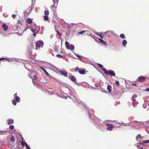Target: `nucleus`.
Wrapping results in <instances>:
<instances>
[{
	"mask_svg": "<svg viewBox=\"0 0 149 149\" xmlns=\"http://www.w3.org/2000/svg\"><path fill=\"white\" fill-rule=\"evenodd\" d=\"M96 35L99 36L100 38H103V36H102V34L101 33H99V32H97L96 33Z\"/></svg>",
	"mask_w": 149,
	"mask_h": 149,
	"instance_id": "nucleus-15",
	"label": "nucleus"
},
{
	"mask_svg": "<svg viewBox=\"0 0 149 149\" xmlns=\"http://www.w3.org/2000/svg\"><path fill=\"white\" fill-rule=\"evenodd\" d=\"M57 6H56V4H55V6H54V4L53 5H52L51 6V8L52 9H54V7H56Z\"/></svg>",
	"mask_w": 149,
	"mask_h": 149,
	"instance_id": "nucleus-35",
	"label": "nucleus"
},
{
	"mask_svg": "<svg viewBox=\"0 0 149 149\" xmlns=\"http://www.w3.org/2000/svg\"><path fill=\"white\" fill-rule=\"evenodd\" d=\"M105 33L107 36H111L113 34V32L110 31H106Z\"/></svg>",
	"mask_w": 149,
	"mask_h": 149,
	"instance_id": "nucleus-6",
	"label": "nucleus"
},
{
	"mask_svg": "<svg viewBox=\"0 0 149 149\" xmlns=\"http://www.w3.org/2000/svg\"><path fill=\"white\" fill-rule=\"evenodd\" d=\"M102 70L104 71L106 75H109L111 76H115L116 75L115 72L112 70H107L104 68L102 69Z\"/></svg>",
	"mask_w": 149,
	"mask_h": 149,
	"instance_id": "nucleus-1",
	"label": "nucleus"
},
{
	"mask_svg": "<svg viewBox=\"0 0 149 149\" xmlns=\"http://www.w3.org/2000/svg\"><path fill=\"white\" fill-rule=\"evenodd\" d=\"M7 60L8 61H9L10 60L8 58H0V61H3V60Z\"/></svg>",
	"mask_w": 149,
	"mask_h": 149,
	"instance_id": "nucleus-18",
	"label": "nucleus"
},
{
	"mask_svg": "<svg viewBox=\"0 0 149 149\" xmlns=\"http://www.w3.org/2000/svg\"><path fill=\"white\" fill-rule=\"evenodd\" d=\"M43 45V42L41 41H37L36 43V49L37 48H39L42 46Z\"/></svg>",
	"mask_w": 149,
	"mask_h": 149,
	"instance_id": "nucleus-3",
	"label": "nucleus"
},
{
	"mask_svg": "<svg viewBox=\"0 0 149 149\" xmlns=\"http://www.w3.org/2000/svg\"><path fill=\"white\" fill-rule=\"evenodd\" d=\"M25 146L26 147L27 149H31L28 146L27 144H26Z\"/></svg>",
	"mask_w": 149,
	"mask_h": 149,
	"instance_id": "nucleus-39",
	"label": "nucleus"
},
{
	"mask_svg": "<svg viewBox=\"0 0 149 149\" xmlns=\"http://www.w3.org/2000/svg\"><path fill=\"white\" fill-rule=\"evenodd\" d=\"M31 30L32 31V32L33 33H36V29H31Z\"/></svg>",
	"mask_w": 149,
	"mask_h": 149,
	"instance_id": "nucleus-37",
	"label": "nucleus"
},
{
	"mask_svg": "<svg viewBox=\"0 0 149 149\" xmlns=\"http://www.w3.org/2000/svg\"><path fill=\"white\" fill-rule=\"evenodd\" d=\"M81 68H79L78 67H76L75 70V72H78L79 73L81 74H85V70L84 69L81 70Z\"/></svg>",
	"mask_w": 149,
	"mask_h": 149,
	"instance_id": "nucleus-4",
	"label": "nucleus"
},
{
	"mask_svg": "<svg viewBox=\"0 0 149 149\" xmlns=\"http://www.w3.org/2000/svg\"><path fill=\"white\" fill-rule=\"evenodd\" d=\"M37 33H34L33 34V35L34 36V37H35L36 36V35Z\"/></svg>",
	"mask_w": 149,
	"mask_h": 149,
	"instance_id": "nucleus-42",
	"label": "nucleus"
},
{
	"mask_svg": "<svg viewBox=\"0 0 149 149\" xmlns=\"http://www.w3.org/2000/svg\"><path fill=\"white\" fill-rule=\"evenodd\" d=\"M8 124V125L13 123L14 121L12 119H8L7 120Z\"/></svg>",
	"mask_w": 149,
	"mask_h": 149,
	"instance_id": "nucleus-7",
	"label": "nucleus"
},
{
	"mask_svg": "<svg viewBox=\"0 0 149 149\" xmlns=\"http://www.w3.org/2000/svg\"><path fill=\"white\" fill-rule=\"evenodd\" d=\"M59 33V34L60 35V34H61L60 33Z\"/></svg>",
	"mask_w": 149,
	"mask_h": 149,
	"instance_id": "nucleus-49",
	"label": "nucleus"
},
{
	"mask_svg": "<svg viewBox=\"0 0 149 149\" xmlns=\"http://www.w3.org/2000/svg\"><path fill=\"white\" fill-rule=\"evenodd\" d=\"M65 45L67 49L70 45L69 42L67 41H66L65 42Z\"/></svg>",
	"mask_w": 149,
	"mask_h": 149,
	"instance_id": "nucleus-22",
	"label": "nucleus"
},
{
	"mask_svg": "<svg viewBox=\"0 0 149 149\" xmlns=\"http://www.w3.org/2000/svg\"><path fill=\"white\" fill-rule=\"evenodd\" d=\"M12 102L13 104L14 105H16L17 104L16 101L15 100H12Z\"/></svg>",
	"mask_w": 149,
	"mask_h": 149,
	"instance_id": "nucleus-29",
	"label": "nucleus"
},
{
	"mask_svg": "<svg viewBox=\"0 0 149 149\" xmlns=\"http://www.w3.org/2000/svg\"><path fill=\"white\" fill-rule=\"evenodd\" d=\"M74 47L73 45H71L69 46L67 48V49H69L70 50H73L74 49Z\"/></svg>",
	"mask_w": 149,
	"mask_h": 149,
	"instance_id": "nucleus-11",
	"label": "nucleus"
},
{
	"mask_svg": "<svg viewBox=\"0 0 149 149\" xmlns=\"http://www.w3.org/2000/svg\"><path fill=\"white\" fill-rule=\"evenodd\" d=\"M49 12L48 10H46L44 11V14L46 16H47L49 15Z\"/></svg>",
	"mask_w": 149,
	"mask_h": 149,
	"instance_id": "nucleus-20",
	"label": "nucleus"
},
{
	"mask_svg": "<svg viewBox=\"0 0 149 149\" xmlns=\"http://www.w3.org/2000/svg\"><path fill=\"white\" fill-rule=\"evenodd\" d=\"M27 22L28 24H31L33 22L32 19L30 18H27Z\"/></svg>",
	"mask_w": 149,
	"mask_h": 149,
	"instance_id": "nucleus-13",
	"label": "nucleus"
},
{
	"mask_svg": "<svg viewBox=\"0 0 149 149\" xmlns=\"http://www.w3.org/2000/svg\"><path fill=\"white\" fill-rule=\"evenodd\" d=\"M58 0H53V1L54 3V6H55V4H56V6H57L58 3Z\"/></svg>",
	"mask_w": 149,
	"mask_h": 149,
	"instance_id": "nucleus-23",
	"label": "nucleus"
},
{
	"mask_svg": "<svg viewBox=\"0 0 149 149\" xmlns=\"http://www.w3.org/2000/svg\"><path fill=\"white\" fill-rule=\"evenodd\" d=\"M3 29L4 30L6 31L8 29V26L5 24L3 25Z\"/></svg>",
	"mask_w": 149,
	"mask_h": 149,
	"instance_id": "nucleus-14",
	"label": "nucleus"
},
{
	"mask_svg": "<svg viewBox=\"0 0 149 149\" xmlns=\"http://www.w3.org/2000/svg\"><path fill=\"white\" fill-rule=\"evenodd\" d=\"M143 143H149V140L143 141L142 142Z\"/></svg>",
	"mask_w": 149,
	"mask_h": 149,
	"instance_id": "nucleus-34",
	"label": "nucleus"
},
{
	"mask_svg": "<svg viewBox=\"0 0 149 149\" xmlns=\"http://www.w3.org/2000/svg\"><path fill=\"white\" fill-rule=\"evenodd\" d=\"M42 69L47 75L48 76L49 75V73L47 72L46 71V70L45 69L42 68Z\"/></svg>",
	"mask_w": 149,
	"mask_h": 149,
	"instance_id": "nucleus-33",
	"label": "nucleus"
},
{
	"mask_svg": "<svg viewBox=\"0 0 149 149\" xmlns=\"http://www.w3.org/2000/svg\"><path fill=\"white\" fill-rule=\"evenodd\" d=\"M138 104V103L137 102H134L133 103H132V105L134 107H136V105H137V104Z\"/></svg>",
	"mask_w": 149,
	"mask_h": 149,
	"instance_id": "nucleus-21",
	"label": "nucleus"
},
{
	"mask_svg": "<svg viewBox=\"0 0 149 149\" xmlns=\"http://www.w3.org/2000/svg\"><path fill=\"white\" fill-rule=\"evenodd\" d=\"M60 72L63 75L65 76V77H67V72L66 71H61Z\"/></svg>",
	"mask_w": 149,
	"mask_h": 149,
	"instance_id": "nucleus-9",
	"label": "nucleus"
},
{
	"mask_svg": "<svg viewBox=\"0 0 149 149\" xmlns=\"http://www.w3.org/2000/svg\"><path fill=\"white\" fill-rule=\"evenodd\" d=\"M137 97V95L136 94H134V95H132V98H133V101H134V98H135L136 97Z\"/></svg>",
	"mask_w": 149,
	"mask_h": 149,
	"instance_id": "nucleus-27",
	"label": "nucleus"
},
{
	"mask_svg": "<svg viewBox=\"0 0 149 149\" xmlns=\"http://www.w3.org/2000/svg\"><path fill=\"white\" fill-rule=\"evenodd\" d=\"M69 78L73 81H76L75 77L73 76H70L69 77Z\"/></svg>",
	"mask_w": 149,
	"mask_h": 149,
	"instance_id": "nucleus-8",
	"label": "nucleus"
},
{
	"mask_svg": "<svg viewBox=\"0 0 149 149\" xmlns=\"http://www.w3.org/2000/svg\"><path fill=\"white\" fill-rule=\"evenodd\" d=\"M140 149H144L143 148H141Z\"/></svg>",
	"mask_w": 149,
	"mask_h": 149,
	"instance_id": "nucleus-47",
	"label": "nucleus"
},
{
	"mask_svg": "<svg viewBox=\"0 0 149 149\" xmlns=\"http://www.w3.org/2000/svg\"><path fill=\"white\" fill-rule=\"evenodd\" d=\"M44 19L45 21H47L48 19V17L47 16H44Z\"/></svg>",
	"mask_w": 149,
	"mask_h": 149,
	"instance_id": "nucleus-28",
	"label": "nucleus"
},
{
	"mask_svg": "<svg viewBox=\"0 0 149 149\" xmlns=\"http://www.w3.org/2000/svg\"><path fill=\"white\" fill-rule=\"evenodd\" d=\"M135 122H137V121H135Z\"/></svg>",
	"mask_w": 149,
	"mask_h": 149,
	"instance_id": "nucleus-48",
	"label": "nucleus"
},
{
	"mask_svg": "<svg viewBox=\"0 0 149 149\" xmlns=\"http://www.w3.org/2000/svg\"><path fill=\"white\" fill-rule=\"evenodd\" d=\"M102 91L103 92H107V91H106L104 89H103V90H102Z\"/></svg>",
	"mask_w": 149,
	"mask_h": 149,
	"instance_id": "nucleus-46",
	"label": "nucleus"
},
{
	"mask_svg": "<svg viewBox=\"0 0 149 149\" xmlns=\"http://www.w3.org/2000/svg\"><path fill=\"white\" fill-rule=\"evenodd\" d=\"M107 90L108 91V92L109 93L112 90H111V86L109 85H108L107 86Z\"/></svg>",
	"mask_w": 149,
	"mask_h": 149,
	"instance_id": "nucleus-12",
	"label": "nucleus"
},
{
	"mask_svg": "<svg viewBox=\"0 0 149 149\" xmlns=\"http://www.w3.org/2000/svg\"><path fill=\"white\" fill-rule=\"evenodd\" d=\"M146 78L143 76L139 77L136 79V81L140 82H143L146 81Z\"/></svg>",
	"mask_w": 149,
	"mask_h": 149,
	"instance_id": "nucleus-2",
	"label": "nucleus"
},
{
	"mask_svg": "<svg viewBox=\"0 0 149 149\" xmlns=\"http://www.w3.org/2000/svg\"><path fill=\"white\" fill-rule=\"evenodd\" d=\"M76 56L78 57L79 59H81L82 58V57L81 56H80L79 55H77V54H76Z\"/></svg>",
	"mask_w": 149,
	"mask_h": 149,
	"instance_id": "nucleus-40",
	"label": "nucleus"
},
{
	"mask_svg": "<svg viewBox=\"0 0 149 149\" xmlns=\"http://www.w3.org/2000/svg\"><path fill=\"white\" fill-rule=\"evenodd\" d=\"M127 44V42L125 40H124L122 41V44L123 46H125Z\"/></svg>",
	"mask_w": 149,
	"mask_h": 149,
	"instance_id": "nucleus-19",
	"label": "nucleus"
},
{
	"mask_svg": "<svg viewBox=\"0 0 149 149\" xmlns=\"http://www.w3.org/2000/svg\"><path fill=\"white\" fill-rule=\"evenodd\" d=\"M106 125L107 126V130L109 131H112L114 126L112 124H110L109 123L106 124Z\"/></svg>",
	"mask_w": 149,
	"mask_h": 149,
	"instance_id": "nucleus-5",
	"label": "nucleus"
},
{
	"mask_svg": "<svg viewBox=\"0 0 149 149\" xmlns=\"http://www.w3.org/2000/svg\"><path fill=\"white\" fill-rule=\"evenodd\" d=\"M16 17V15H14V14H13L12 15V17L13 18H15Z\"/></svg>",
	"mask_w": 149,
	"mask_h": 149,
	"instance_id": "nucleus-41",
	"label": "nucleus"
},
{
	"mask_svg": "<svg viewBox=\"0 0 149 149\" xmlns=\"http://www.w3.org/2000/svg\"><path fill=\"white\" fill-rule=\"evenodd\" d=\"M132 84L133 86H137L136 84H135V83Z\"/></svg>",
	"mask_w": 149,
	"mask_h": 149,
	"instance_id": "nucleus-43",
	"label": "nucleus"
},
{
	"mask_svg": "<svg viewBox=\"0 0 149 149\" xmlns=\"http://www.w3.org/2000/svg\"><path fill=\"white\" fill-rule=\"evenodd\" d=\"M116 84L117 86H119V82L118 81H116Z\"/></svg>",
	"mask_w": 149,
	"mask_h": 149,
	"instance_id": "nucleus-38",
	"label": "nucleus"
},
{
	"mask_svg": "<svg viewBox=\"0 0 149 149\" xmlns=\"http://www.w3.org/2000/svg\"><path fill=\"white\" fill-rule=\"evenodd\" d=\"M99 40L100 41V42H101L102 44H103L104 45H106L107 44V43L105 41H104L103 40H102L100 38H99Z\"/></svg>",
	"mask_w": 149,
	"mask_h": 149,
	"instance_id": "nucleus-17",
	"label": "nucleus"
},
{
	"mask_svg": "<svg viewBox=\"0 0 149 149\" xmlns=\"http://www.w3.org/2000/svg\"><path fill=\"white\" fill-rule=\"evenodd\" d=\"M17 93H15V94H14V97H16V96H17Z\"/></svg>",
	"mask_w": 149,
	"mask_h": 149,
	"instance_id": "nucleus-45",
	"label": "nucleus"
},
{
	"mask_svg": "<svg viewBox=\"0 0 149 149\" xmlns=\"http://www.w3.org/2000/svg\"><path fill=\"white\" fill-rule=\"evenodd\" d=\"M146 90L147 91H149V88H147L146 89Z\"/></svg>",
	"mask_w": 149,
	"mask_h": 149,
	"instance_id": "nucleus-44",
	"label": "nucleus"
},
{
	"mask_svg": "<svg viewBox=\"0 0 149 149\" xmlns=\"http://www.w3.org/2000/svg\"><path fill=\"white\" fill-rule=\"evenodd\" d=\"M9 127L10 129L12 130L14 128V126L13 125H10L9 126Z\"/></svg>",
	"mask_w": 149,
	"mask_h": 149,
	"instance_id": "nucleus-36",
	"label": "nucleus"
},
{
	"mask_svg": "<svg viewBox=\"0 0 149 149\" xmlns=\"http://www.w3.org/2000/svg\"><path fill=\"white\" fill-rule=\"evenodd\" d=\"M120 36L121 38L122 39H124L125 38V36L124 34H120Z\"/></svg>",
	"mask_w": 149,
	"mask_h": 149,
	"instance_id": "nucleus-25",
	"label": "nucleus"
},
{
	"mask_svg": "<svg viewBox=\"0 0 149 149\" xmlns=\"http://www.w3.org/2000/svg\"><path fill=\"white\" fill-rule=\"evenodd\" d=\"M15 100L16 101L18 102H20V98L18 96H17L15 97Z\"/></svg>",
	"mask_w": 149,
	"mask_h": 149,
	"instance_id": "nucleus-16",
	"label": "nucleus"
},
{
	"mask_svg": "<svg viewBox=\"0 0 149 149\" xmlns=\"http://www.w3.org/2000/svg\"><path fill=\"white\" fill-rule=\"evenodd\" d=\"M10 140L12 142H14L15 141V139L14 137L13 136H12L10 138Z\"/></svg>",
	"mask_w": 149,
	"mask_h": 149,
	"instance_id": "nucleus-26",
	"label": "nucleus"
},
{
	"mask_svg": "<svg viewBox=\"0 0 149 149\" xmlns=\"http://www.w3.org/2000/svg\"><path fill=\"white\" fill-rule=\"evenodd\" d=\"M97 65L100 68H102V69L103 68H103V65H101L100 63H97Z\"/></svg>",
	"mask_w": 149,
	"mask_h": 149,
	"instance_id": "nucleus-31",
	"label": "nucleus"
},
{
	"mask_svg": "<svg viewBox=\"0 0 149 149\" xmlns=\"http://www.w3.org/2000/svg\"><path fill=\"white\" fill-rule=\"evenodd\" d=\"M86 30H84L83 31H81L79 32L78 33V34H83L84 33L86 32Z\"/></svg>",
	"mask_w": 149,
	"mask_h": 149,
	"instance_id": "nucleus-24",
	"label": "nucleus"
},
{
	"mask_svg": "<svg viewBox=\"0 0 149 149\" xmlns=\"http://www.w3.org/2000/svg\"><path fill=\"white\" fill-rule=\"evenodd\" d=\"M21 143L22 146H24L26 145V144H27V143L24 142H23V141H22L21 142Z\"/></svg>",
	"mask_w": 149,
	"mask_h": 149,
	"instance_id": "nucleus-30",
	"label": "nucleus"
},
{
	"mask_svg": "<svg viewBox=\"0 0 149 149\" xmlns=\"http://www.w3.org/2000/svg\"><path fill=\"white\" fill-rule=\"evenodd\" d=\"M142 139V137L141 136V135L140 134H139L138 135H137L136 137V139L137 141H139L140 142H141V140Z\"/></svg>",
	"mask_w": 149,
	"mask_h": 149,
	"instance_id": "nucleus-10",
	"label": "nucleus"
},
{
	"mask_svg": "<svg viewBox=\"0 0 149 149\" xmlns=\"http://www.w3.org/2000/svg\"><path fill=\"white\" fill-rule=\"evenodd\" d=\"M56 56L57 57L60 58H63V56L60 54H57L56 55Z\"/></svg>",
	"mask_w": 149,
	"mask_h": 149,
	"instance_id": "nucleus-32",
	"label": "nucleus"
}]
</instances>
